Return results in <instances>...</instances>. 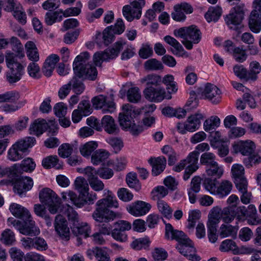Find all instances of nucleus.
Segmentation results:
<instances>
[{"mask_svg": "<svg viewBox=\"0 0 261 261\" xmlns=\"http://www.w3.org/2000/svg\"><path fill=\"white\" fill-rule=\"evenodd\" d=\"M104 198L98 200L96 208L92 214L93 218L99 223L98 224L99 232L104 235H109L112 227L109 223L116 217L117 214L110 208L118 207V203L115 195L109 190H105Z\"/></svg>", "mask_w": 261, "mask_h": 261, "instance_id": "obj_1", "label": "nucleus"}, {"mask_svg": "<svg viewBox=\"0 0 261 261\" xmlns=\"http://www.w3.org/2000/svg\"><path fill=\"white\" fill-rule=\"evenodd\" d=\"M90 58L89 54L85 51L78 55L73 63V69L75 74L90 81H95L97 76L96 68L87 61Z\"/></svg>", "mask_w": 261, "mask_h": 261, "instance_id": "obj_2", "label": "nucleus"}, {"mask_svg": "<svg viewBox=\"0 0 261 261\" xmlns=\"http://www.w3.org/2000/svg\"><path fill=\"white\" fill-rule=\"evenodd\" d=\"M123 112L119 114V122L120 126L124 129H129L133 135L137 136L143 132L142 126L137 125L134 119L139 115L140 110L136 109L130 104L123 105Z\"/></svg>", "mask_w": 261, "mask_h": 261, "instance_id": "obj_3", "label": "nucleus"}, {"mask_svg": "<svg viewBox=\"0 0 261 261\" xmlns=\"http://www.w3.org/2000/svg\"><path fill=\"white\" fill-rule=\"evenodd\" d=\"M174 35L176 37L184 39L182 43L188 49H191L193 48V43H198L201 38L200 31L195 25L175 30Z\"/></svg>", "mask_w": 261, "mask_h": 261, "instance_id": "obj_4", "label": "nucleus"}, {"mask_svg": "<svg viewBox=\"0 0 261 261\" xmlns=\"http://www.w3.org/2000/svg\"><path fill=\"white\" fill-rule=\"evenodd\" d=\"M40 201L48 206V210L52 214L58 212L60 198L56 194L49 188H44L39 193Z\"/></svg>", "mask_w": 261, "mask_h": 261, "instance_id": "obj_5", "label": "nucleus"}, {"mask_svg": "<svg viewBox=\"0 0 261 261\" xmlns=\"http://www.w3.org/2000/svg\"><path fill=\"white\" fill-rule=\"evenodd\" d=\"M121 42H117L112 48L106 49L103 52H97L93 56V61L95 66H101L103 61L113 59L117 57L120 51L123 48V45Z\"/></svg>", "mask_w": 261, "mask_h": 261, "instance_id": "obj_6", "label": "nucleus"}, {"mask_svg": "<svg viewBox=\"0 0 261 261\" xmlns=\"http://www.w3.org/2000/svg\"><path fill=\"white\" fill-rule=\"evenodd\" d=\"M145 5L144 0H133L130 5L123 8V14L128 21H132L135 18L139 19L142 12V8Z\"/></svg>", "mask_w": 261, "mask_h": 261, "instance_id": "obj_7", "label": "nucleus"}, {"mask_svg": "<svg viewBox=\"0 0 261 261\" xmlns=\"http://www.w3.org/2000/svg\"><path fill=\"white\" fill-rule=\"evenodd\" d=\"M203 116L200 113H196L189 116L184 124L178 123L177 127L179 132L181 134H185L186 130L194 132L198 129L200 125L201 120Z\"/></svg>", "mask_w": 261, "mask_h": 261, "instance_id": "obj_8", "label": "nucleus"}, {"mask_svg": "<svg viewBox=\"0 0 261 261\" xmlns=\"http://www.w3.org/2000/svg\"><path fill=\"white\" fill-rule=\"evenodd\" d=\"M179 252L192 261H199L200 256L195 253L196 249L192 241L188 238L176 246Z\"/></svg>", "mask_w": 261, "mask_h": 261, "instance_id": "obj_9", "label": "nucleus"}, {"mask_svg": "<svg viewBox=\"0 0 261 261\" xmlns=\"http://www.w3.org/2000/svg\"><path fill=\"white\" fill-rule=\"evenodd\" d=\"M84 173L87 176L90 186L94 191L99 192L104 189L105 185L98 178L96 170L94 168L87 167L84 169Z\"/></svg>", "mask_w": 261, "mask_h": 261, "instance_id": "obj_10", "label": "nucleus"}, {"mask_svg": "<svg viewBox=\"0 0 261 261\" xmlns=\"http://www.w3.org/2000/svg\"><path fill=\"white\" fill-rule=\"evenodd\" d=\"M243 7V5H237L226 16L225 21L230 28H232V25H239L241 23L244 15Z\"/></svg>", "mask_w": 261, "mask_h": 261, "instance_id": "obj_11", "label": "nucleus"}, {"mask_svg": "<svg viewBox=\"0 0 261 261\" xmlns=\"http://www.w3.org/2000/svg\"><path fill=\"white\" fill-rule=\"evenodd\" d=\"M151 208V205L150 203L138 200L129 205L127 207V210L131 215L136 217H140L148 213Z\"/></svg>", "mask_w": 261, "mask_h": 261, "instance_id": "obj_12", "label": "nucleus"}, {"mask_svg": "<svg viewBox=\"0 0 261 261\" xmlns=\"http://www.w3.org/2000/svg\"><path fill=\"white\" fill-rule=\"evenodd\" d=\"M145 97L150 101L160 102L165 98L169 99L171 98L170 95L167 96L164 89L161 88H153L151 87L146 88L144 91Z\"/></svg>", "mask_w": 261, "mask_h": 261, "instance_id": "obj_13", "label": "nucleus"}, {"mask_svg": "<svg viewBox=\"0 0 261 261\" xmlns=\"http://www.w3.org/2000/svg\"><path fill=\"white\" fill-rule=\"evenodd\" d=\"M54 226L56 231L62 239L65 240L69 239V228L67 226L66 220L62 215H58L56 216Z\"/></svg>", "mask_w": 261, "mask_h": 261, "instance_id": "obj_14", "label": "nucleus"}, {"mask_svg": "<svg viewBox=\"0 0 261 261\" xmlns=\"http://www.w3.org/2000/svg\"><path fill=\"white\" fill-rule=\"evenodd\" d=\"M260 2V0H255V9L251 12L249 19V28L254 33H258L260 30V25L258 22V20L261 21V11L258 9Z\"/></svg>", "mask_w": 261, "mask_h": 261, "instance_id": "obj_15", "label": "nucleus"}, {"mask_svg": "<svg viewBox=\"0 0 261 261\" xmlns=\"http://www.w3.org/2000/svg\"><path fill=\"white\" fill-rule=\"evenodd\" d=\"M93 106L96 109H102L103 113L112 112L115 109V105L113 101L108 100L107 97L102 95L94 97L92 99Z\"/></svg>", "mask_w": 261, "mask_h": 261, "instance_id": "obj_16", "label": "nucleus"}, {"mask_svg": "<svg viewBox=\"0 0 261 261\" xmlns=\"http://www.w3.org/2000/svg\"><path fill=\"white\" fill-rule=\"evenodd\" d=\"M232 148L235 153L240 152L243 155H249L254 152L255 145L251 140L240 141L234 143Z\"/></svg>", "mask_w": 261, "mask_h": 261, "instance_id": "obj_17", "label": "nucleus"}, {"mask_svg": "<svg viewBox=\"0 0 261 261\" xmlns=\"http://www.w3.org/2000/svg\"><path fill=\"white\" fill-rule=\"evenodd\" d=\"M33 181L31 177L21 176L16 178L14 182V190L15 193L21 195L24 192L31 189Z\"/></svg>", "mask_w": 261, "mask_h": 261, "instance_id": "obj_18", "label": "nucleus"}, {"mask_svg": "<svg viewBox=\"0 0 261 261\" xmlns=\"http://www.w3.org/2000/svg\"><path fill=\"white\" fill-rule=\"evenodd\" d=\"M205 98L215 104L218 103L221 100V91L215 85L207 83L202 92Z\"/></svg>", "mask_w": 261, "mask_h": 261, "instance_id": "obj_19", "label": "nucleus"}, {"mask_svg": "<svg viewBox=\"0 0 261 261\" xmlns=\"http://www.w3.org/2000/svg\"><path fill=\"white\" fill-rule=\"evenodd\" d=\"M19 232L26 236H37L39 234L40 230L36 226L35 221L32 220L31 216L28 220H23Z\"/></svg>", "mask_w": 261, "mask_h": 261, "instance_id": "obj_20", "label": "nucleus"}, {"mask_svg": "<svg viewBox=\"0 0 261 261\" xmlns=\"http://www.w3.org/2000/svg\"><path fill=\"white\" fill-rule=\"evenodd\" d=\"M148 162L152 166V174L155 176L159 175L165 169L167 160L164 156L151 158Z\"/></svg>", "mask_w": 261, "mask_h": 261, "instance_id": "obj_21", "label": "nucleus"}, {"mask_svg": "<svg viewBox=\"0 0 261 261\" xmlns=\"http://www.w3.org/2000/svg\"><path fill=\"white\" fill-rule=\"evenodd\" d=\"M165 236L167 239L175 240L179 244L188 238L184 232L174 229L172 226L169 223L166 225Z\"/></svg>", "mask_w": 261, "mask_h": 261, "instance_id": "obj_22", "label": "nucleus"}, {"mask_svg": "<svg viewBox=\"0 0 261 261\" xmlns=\"http://www.w3.org/2000/svg\"><path fill=\"white\" fill-rule=\"evenodd\" d=\"M101 126L107 133L111 135L117 134L119 130L114 119L110 115H105L102 117Z\"/></svg>", "mask_w": 261, "mask_h": 261, "instance_id": "obj_23", "label": "nucleus"}, {"mask_svg": "<svg viewBox=\"0 0 261 261\" xmlns=\"http://www.w3.org/2000/svg\"><path fill=\"white\" fill-rule=\"evenodd\" d=\"M231 173L234 179L236 186L247 183L244 176V168L242 165L238 164H234L231 168Z\"/></svg>", "mask_w": 261, "mask_h": 261, "instance_id": "obj_24", "label": "nucleus"}, {"mask_svg": "<svg viewBox=\"0 0 261 261\" xmlns=\"http://www.w3.org/2000/svg\"><path fill=\"white\" fill-rule=\"evenodd\" d=\"M201 178L200 177L194 176L191 182L190 188L188 190V196L190 202L194 203L196 202V194L201 188Z\"/></svg>", "mask_w": 261, "mask_h": 261, "instance_id": "obj_25", "label": "nucleus"}, {"mask_svg": "<svg viewBox=\"0 0 261 261\" xmlns=\"http://www.w3.org/2000/svg\"><path fill=\"white\" fill-rule=\"evenodd\" d=\"M9 210L13 216L22 220H28L31 216L29 211L27 208L17 203H12Z\"/></svg>", "mask_w": 261, "mask_h": 261, "instance_id": "obj_26", "label": "nucleus"}, {"mask_svg": "<svg viewBox=\"0 0 261 261\" xmlns=\"http://www.w3.org/2000/svg\"><path fill=\"white\" fill-rule=\"evenodd\" d=\"M48 127H49V124L46 122L45 119H37L35 120L30 125V133L31 134L39 136L42 134Z\"/></svg>", "mask_w": 261, "mask_h": 261, "instance_id": "obj_27", "label": "nucleus"}, {"mask_svg": "<svg viewBox=\"0 0 261 261\" xmlns=\"http://www.w3.org/2000/svg\"><path fill=\"white\" fill-rule=\"evenodd\" d=\"M27 56L32 62L39 60V54L36 44L33 41H28L25 44Z\"/></svg>", "mask_w": 261, "mask_h": 261, "instance_id": "obj_28", "label": "nucleus"}, {"mask_svg": "<svg viewBox=\"0 0 261 261\" xmlns=\"http://www.w3.org/2000/svg\"><path fill=\"white\" fill-rule=\"evenodd\" d=\"M222 213L223 210L219 206H216L212 208L208 216L207 225L217 226L221 219Z\"/></svg>", "mask_w": 261, "mask_h": 261, "instance_id": "obj_29", "label": "nucleus"}, {"mask_svg": "<svg viewBox=\"0 0 261 261\" xmlns=\"http://www.w3.org/2000/svg\"><path fill=\"white\" fill-rule=\"evenodd\" d=\"M238 228L231 225L223 224L219 230V234L221 238L226 237L235 238L237 236Z\"/></svg>", "mask_w": 261, "mask_h": 261, "instance_id": "obj_30", "label": "nucleus"}, {"mask_svg": "<svg viewBox=\"0 0 261 261\" xmlns=\"http://www.w3.org/2000/svg\"><path fill=\"white\" fill-rule=\"evenodd\" d=\"M42 164L46 169L55 168L57 169H60L63 166V163L59 162L57 155H50L44 158L42 161Z\"/></svg>", "mask_w": 261, "mask_h": 261, "instance_id": "obj_31", "label": "nucleus"}, {"mask_svg": "<svg viewBox=\"0 0 261 261\" xmlns=\"http://www.w3.org/2000/svg\"><path fill=\"white\" fill-rule=\"evenodd\" d=\"M74 185L75 189L80 193V195L85 197L86 194L89 190L87 180L83 177H78L75 179Z\"/></svg>", "mask_w": 261, "mask_h": 261, "instance_id": "obj_32", "label": "nucleus"}, {"mask_svg": "<svg viewBox=\"0 0 261 261\" xmlns=\"http://www.w3.org/2000/svg\"><path fill=\"white\" fill-rule=\"evenodd\" d=\"M6 62L9 69H24L22 64L18 62L17 55L13 53L8 52L6 54Z\"/></svg>", "mask_w": 261, "mask_h": 261, "instance_id": "obj_33", "label": "nucleus"}, {"mask_svg": "<svg viewBox=\"0 0 261 261\" xmlns=\"http://www.w3.org/2000/svg\"><path fill=\"white\" fill-rule=\"evenodd\" d=\"M205 172L207 176L215 177L216 178H220L223 174L224 170L222 166L217 162L214 163L212 166L205 168Z\"/></svg>", "mask_w": 261, "mask_h": 261, "instance_id": "obj_34", "label": "nucleus"}, {"mask_svg": "<svg viewBox=\"0 0 261 261\" xmlns=\"http://www.w3.org/2000/svg\"><path fill=\"white\" fill-rule=\"evenodd\" d=\"M35 141L36 140L34 137H29L19 140L14 145H17V149L24 154L28 148L31 147L34 145Z\"/></svg>", "mask_w": 261, "mask_h": 261, "instance_id": "obj_35", "label": "nucleus"}, {"mask_svg": "<svg viewBox=\"0 0 261 261\" xmlns=\"http://www.w3.org/2000/svg\"><path fill=\"white\" fill-rule=\"evenodd\" d=\"M247 187V183L236 186L238 191L242 194L240 196L241 201L245 204H249L251 202L252 197L251 193L248 192Z\"/></svg>", "mask_w": 261, "mask_h": 261, "instance_id": "obj_36", "label": "nucleus"}, {"mask_svg": "<svg viewBox=\"0 0 261 261\" xmlns=\"http://www.w3.org/2000/svg\"><path fill=\"white\" fill-rule=\"evenodd\" d=\"M221 14L222 10L220 7H211L205 14V17L208 22L211 21L215 22L218 20Z\"/></svg>", "mask_w": 261, "mask_h": 261, "instance_id": "obj_37", "label": "nucleus"}, {"mask_svg": "<svg viewBox=\"0 0 261 261\" xmlns=\"http://www.w3.org/2000/svg\"><path fill=\"white\" fill-rule=\"evenodd\" d=\"M232 187V185L230 181L226 180H222L217 186L216 195H218L220 197H224L230 192Z\"/></svg>", "mask_w": 261, "mask_h": 261, "instance_id": "obj_38", "label": "nucleus"}, {"mask_svg": "<svg viewBox=\"0 0 261 261\" xmlns=\"http://www.w3.org/2000/svg\"><path fill=\"white\" fill-rule=\"evenodd\" d=\"M64 208V213L68 217L69 222L72 224V226H79L78 225L80 222L77 213L72 207L68 204L66 205Z\"/></svg>", "mask_w": 261, "mask_h": 261, "instance_id": "obj_39", "label": "nucleus"}, {"mask_svg": "<svg viewBox=\"0 0 261 261\" xmlns=\"http://www.w3.org/2000/svg\"><path fill=\"white\" fill-rule=\"evenodd\" d=\"M23 70L10 69V71L7 73L6 75L7 81L11 84L19 81L23 74Z\"/></svg>", "mask_w": 261, "mask_h": 261, "instance_id": "obj_40", "label": "nucleus"}, {"mask_svg": "<svg viewBox=\"0 0 261 261\" xmlns=\"http://www.w3.org/2000/svg\"><path fill=\"white\" fill-rule=\"evenodd\" d=\"M79 226H72L73 233L75 235H83L85 238L89 237L90 227L87 223H79Z\"/></svg>", "mask_w": 261, "mask_h": 261, "instance_id": "obj_41", "label": "nucleus"}, {"mask_svg": "<svg viewBox=\"0 0 261 261\" xmlns=\"http://www.w3.org/2000/svg\"><path fill=\"white\" fill-rule=\"evenodd\" d=\"M19 94L16 91H10L0 94V103L15 102L19 99Z\"/></svg>", "mask_w": 261, "mask_h": 261, "instance_id": "obj_42", "label": "nucleus"}, {"mask_svg": "<svg viewBox=\"0 0 261 261\" xmlns=\"http://www.w3.org/2000/svg\"><path fill=\"white\" fill-rule=\"evenodd\" d=\"M110 155L108 151L105 150H98L96 151L91 156V161L94 165H98L104 162Z\"/></svg>", "mask_w": 261, "mask_h": 261, "instance_id": "obj_43", "label": "nucleus"}, {"mask_svg": "<svg viewBox=\"0 0 261 261\" xmlns=\"http://www.w3.org/2000/svg\"><path fill=\"white\" fill-rule=\"evenodd\" d=\"M59 12L57 10L56 11H49L46 12L44 16V21L46 24L48 25H51L57 21H61L62 18Z\"/></svg>", "mask_w": 261, "mask_h": 261, "instance_id": "obj_44", "label": "nucleus"}, {"mask_svg": "<svg viewBox=\"0 0 261 261\" xmlns=\"http://www.w3.org/2000/svg\"><path fill=\"white\" fill-rule=\"evenodd\" d=\"M98 147L97 143L95 141H89L80 147L81 154L84 156H89L91 153Z\"/></svg>", "mask_w": 261, "mask_h": 261, "instance_id": "obj_45", "label": "nucleus"}, {"mask_svg": "<svg viewBox=\"0 0 261 261\" xmlns=\"http://www.w3.org/2000/svg\"><path fill=\"white\" fill-rule=\"evenodd\" d=\"M164 39L166 42L174 47V49L172 50V51L174 55H178L184 50L182 45L173 37L170 36H166Z\"/></svg>", "mask_w": 261, "mask_h": 261, "instance_id": "obj_46", "label": "nucleus"}, {"mask_svg": "<svg viewBox=\"0 0 261 261\" xmlns=\"http://www.w3.org/2000/svg\"><path fill=\"white\" fill-rule=\"evenodd\" d=\"M71 89L76 94H81L85 89V86L82 82L76 76H74L68 82Z\"/></svg>", "mask_w": 261, "mask_h": 261, "instance_id": "obj_47", "label": "nucleus"}, {"mask_svg": "<svg viewBox=\"0 0 261 261\" xmlns=\"http://www.w3.org/2000/svg\"><path fill=\"white\" fill-rule=\"evenodd\" d=\"M216 158V156L214 153L205 152L201 155L200 161L201 164L205 166V168H206L207 167L213 165L214 163L217 162L215 161Z\"/></svg>", "mask_w": 261, "mask_h": 261, "instance_id": "obj_48", "label": "nucleus"}, {"mask_svg": "<svg viewBox=\"0 0 261 261\" xmlns=\"http://www.w3.org/2000/svg\"><path fill=\"white\" fill-rule=\"evenodd\" d=\"M199 152L198 151L195 150L189 153L185 160L186 165H188L187 167H195L196 169H198V161Z\"/></svg>", "mask_w": 261, "mask_h": 261, "instance_id": "obj_49", "label": "nucleus"}, {"mask_svg": "<svg viewBox=\"0 0 261 261\" xmlns=\"http://www.w3.org/2000/svg\"><path fill=\"white\" fill-rule=\"evenodd\" d=\"M127 97L129 102L137 103L141 99V93L138 87L129 88L127 92Z\"/></svg>", "mask_w": 261, "mask_h": 261, "instance_id": "obj_50", "label": "nucleus"}, {"mask_svg": "<svg viewBox=\"0 0 261 261\" xmlns=\"http://www.w3.org/2000/svg\"><path fill=\"white\" fill-rule=\"evenodd\" d=\"M126 180L128 186L135 189L137 191H139L141 186L137 177V174L135 173H129L126 178Z\"/></svg>", "mask_w": 261, "mask_h": 261, "instance_id": "obj_51", "label": "nucleus"}, {"mask_svg": "<svg viewBox=\"0 0 261 261\" xmlns=\"http://www.w3.org/2000/svg\"><path fill=\"white\" fill-rule=\"evenodd\" d=\"M219 249L222 252H227L231 250L234 253H238L236 243L231 240L227 239L223 241L220 246Z\"/></svg>", "mask_w": 261, "mask_h": 261, "instance_id": "obj_52", "label": "nucleus"}, {"mask_svg": "<svg viewBox=\"0 0 261 261\" xmlns=\"http://www.w3.org/2000/svg\"><path fill=\"white\" fill-rule=\"evenodd\" d=\"M1 241L6 245L13 244L15 241L14 233L10 229H5L1 234Z\"/></svg>", "mask_w": 261, "mask_h": 261, "instance_id": "obj_53", "label": "nucleus"}, {"mask_svg": "<svg viewBox=\"0 0 261 261\" xmlns=\"http://www.w3.org/2000/svg\"><path fill=\"white\" fill-rule=\"evenodd\" d=\"M142 83H145L148 86L159 85L162 82V79L160 76L157 74H149L141 79Z\"/></svg>", "mask_w": 261, "mask_h": 261, "instance_id": "obj_54", "label": "nucleus"}, {"mask_svg": "<svg viewBox=\"0 0 261 261\" xmlns=\"http://www.w3.org/2000/svg\"><path fill=\"white\" fill-rule=\"evenodd\" d=\"M250 69L248 71V75L250 80L255 81L257 79V74L260 72L261 66L259 63L256 61H252L250 64Z\"/></svg>", "mask_w": 261, "mask_h": 261, "instance_id": "obj_55", "label": "nucleus"}, {"mask_svg": "<svg viewBox=\"0 0 261 261\" xmlns=\"http://www.w3.org/2000/svg\"><path fill=\"white\" fill-rule=\"evenodd\" d=\"M163 83L166 85L169 93H175L177 91V87L172 75H166L163 80Z\"/></svg>", "mask_w": 261, "mask_h": 261, "instance_id": "obj_56", "label": "nucleus"}, {"mask_svg": "<svg viewBox=\"0 0 261 261\" xmlns=\"http://www.w3.org/2000/svg\"><path fill=\"white\" fill-rule=\"evenodd\" d=\"M23 153L17 149V145H13L10 148L8 153V158L12 161H16L21 159Z\"/></svg>", "mask_w": 261, "mask_h": 261, "instance_id": "obj_57", "label": "nucleus"}, {"mask_svg": "<svg viewBox=\"0 0 261 261\" xmlns=\"http://www.w3.org/2000/svg\"><path fill=\"white\" fill-rule=\"evenodd\" d=\"M73 151V145L68 143L62 144L58 149L59 155L63 158H66L69 157Z\"/></svg>", "mask_w": 261, "mask_h": 261, "instance_id": "obj_58", "label": "nucleus"}, {"mask_svg": "<svg viewBox=\"0 0 261 261\" xmlns=\"http://www.w3.org/2000/svg\"><path fill=\"white\" fill-rule=\"evenodd\" d=\"M220 123V119L217 116H212L204 121L203 124L204 129L206 132L210 131L219 126Z\"/></svg>", "mask_w": 261, "mask_h": 261, "instance_id": "obj_59", "label": "nucleus"}, {"mask_svg": "<svg viewBox=\"0 0 261 261\" xmlns=\"http://www.w3.org/2000/svg\"><path fill=\"white\" fill-rule=\"evenodd\" d=\"M234 74L241 79L246 81L250 80L248 70L243 65H237L233 67Z\"/></svg>", "mask_w": 261, "mask_h": 261, "instance_id": "obj_60", "label": "nucleus"}, {"mask_svg": "<svg viewBox=\"0 0 261 261\" xmlns=\"http://www.w3.org/2000/svg\"><path fill=\"white\" fill-rule=\"evenodd\" d=\"M216 182V179H213L207 177L204 179L203 185L205 189L208 191L211 194L216 195L217 189Z\"/></svg>", "mask_w": 261, "mask_h": 261, "instance_id": "obj_61", "label": "nucleus"}, {"mask_svg": "<svg viewBox=\"0 0 261 261\" xmlns=\"http://www.w3.org/2000/svg\"><path fill=\"white\" fill-rule=\"evenodd\" d=\"M200 217V212L198 210H193L189 212L188 224L187 227L189 229H193L197 221Z\"/></svg>", "mask_w": 261, "mask_h": 261, "instance_id": "obj_62", "label": "nucleus"}, {"mask_svg": "<svg viewBox=\"0 0 261 261\" xmlns=\"http://www.w3.org/2000/svg\"><path fill=\"white\" fill-rule=\"evenodd\" d=\"M157 204L159 211L164 217L167 218L171 217L172 210L165 201L162 200H159Z\"/></svg>", "mask_w": 261, "mask_h": 261, "instance_id": "obj_63", "label": "nucleus"}, {"mask_svg": "<svg viewBox=\"0 0 261 261\" xmlns=\"http://www.w3.org/2000/svg\"><path fill=\"white\" fill-rule=\"evenodd\" d=\"M29 75L34 79H39L41 77L40 74V67L36 62H31L27 68Z\"/></svg>", "mask_w": 261, "mask_h": 261, "instance_id": "obj_64", "label": "nucleus"}]
</instances>
